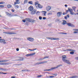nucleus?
Here are the masks:
<instances>
[{
    "instance_id": "1",
    "label": "nucleus",
    "mask_w": 78,
    "mask_h": 78,
    "mask_svg": "<svg viewBox=\"0 0 78 78\" xmlns=\"http://www.w3.org/2000/svg\"><path fill=\"white\" fill-rule=\"evenodd\" d=\"M62 61L64 62H66L68 64H71V63L69 61V60H67V57L66 55H63L62 56Z\"/></svg>"
},
{
    "instance_id": "2",
    "label": "nucleus",
    "mask_w": 78,
    "mask_h": 78,
    "mask_svg": "<svg viewBox=\"0 0 78 78\" xmlns=\"http://www.w3.org/2000/svg\"><path fill=\"white\" fill-rule=\"evenodd\" d=\"M25 20L27 22H31L32 23H34L36 21L34 20H33L30 18H26Z\"/></svg>"
},
{
    "instance_id": "3",
    "label": "nucleus",
    "mask_w": 78,
    "mask_h": 78,
    "mask_svg": "<svg viewBox=\"0 0 78 78\" xmlns=\"http://www.w3.org/2000/svg\"><path fill=\"white\" fill-rule=\"evenodd\" d=\"M61 66H62V64L58 65L55 67H52L51 68L52 70H54V69H58V68H59V67H61Z\"/></svg>"
},
{
    "instance_id": "4",
    "label": "nucleus",
    "mask_w": 78,
    "mask_h": 78,
    "mask_svg": "<svg viewBox=\"0 0 78 78\" xmlns=\"http://www.w3.org/2000/svg\"><path fill=\"white\" fill-rule=\"evenodd\" d=\"M47 38L51 40H59V38L54 37H47Z\"/></svg>"
},
{
    "instance_id": "5",
    "label": "nucleus",
    "mask_w": 78,
    "mask_h": 78,
    "mask_svg": "<svg viewBox=\"0 0 78 78\" xmlns=\"http://www.w3.org/2000/svg\"><path fill=\"white\" fill-rule=\"evenodd\" d=\"M27 39L28 41H29L30 42H33V41H34V38H33L27 37Z\"/></svg>"
},
{
    "instance_id": "6",
    "label": "nucleus",
    "mask_w": 78,
    "mask_h": 78,
    "mask_svg": "<svg viewBox=\"0 0 78 78\" xmlns=\"http://www.w3.org/2000/svg\"><path fill=\"white\" fill-rule=\"evenodd\" d=\"M36 53H34L32 54H28L26 55V56H27V57H28V56H33V55H34Z\"/></svg>"
},
{
    "instance_id": "7",
    "label": "nucleus",
    "mask_w": 78,
    "mask_h": 78,
    "mask_svg": "<svg viewBox=\"0 0 78 78\" xmlns=\"http://www.w3.org/2000/svg\"><path fill=\"white\" fill-rule=\"evenodd\" d=\"M36 7L37 8V9H38V8H39L40 9H42V6L40 4H38L37 5V6H36Z\"/></svg>"
},
{
    "instance_id": "8",
    "label": "nucleus",
    "mask_w": 78,
    "mask_h": 78,
    "mask_svg": "<svg viewBox=\"0 0 78 78\" xmlns=\"http://www.w3.org/2000/svg\"><path fill=\"white\" fill-rule=\"evenodd\" d=\"M0 39H2V37H0ZM0 42H3L4 44H5L6 43L5 42V40L2 39H0Z\"/></svg>"
},
{
    "instance_id": "9",
    "label": "nucleus",
    "mask_w": 78,
    "mask_h": 78,
    "mask_svg": "<svg viewBox=\"0 0 78 78\" xmlns=\"http://www.w3.org/2000/svg\"><path fill=\"white\" fill-rule=\"evenodd\" d=\"M34 9L33 8V7L32 6H31L29 8V10L30 11H33Z\"/></svg>"
},
{
    "instance_id": "10",
    "label": "nucleus",
    "mask_w": 78,
    "mask_h": 78,
    "mask_svg": "<svg viewBox=\"0 0 78 78\" xmlns=\"http://www.w3.org/2000/svg\"><path fill=\"white\" fill-rule=\"evenodd\" d=\"M67 25H68V26H69V27H75V26L70 23H67Z\"/></svg>"
},
{
    "instance_id": "11",
    "label": "nucleus",
    "mask_w": 78,
    "mask_h": 78,
    "mask_svg": "<svg viewBox=\"0 0 78 78\" xmlns=\"http://www.w3.org/2000/svg\"><path fill=\"white\" fill-rule=\"evenodd\" d=\"M62 14V12H58L57 13V17H61V14Z\"/></svg>"
},
{
    "instance_id": "12",
    "label": "nucleus",
    "mask_w": 78,
    "mask_h": 78,
    "mask_svg": "<svg viewBox=\"0 0 78 78\" xmlns=\"http://www.w3.org/2000/svg\"><path fill=\"white\" fill-rule=\"evenodd\" d=\"M4 33H6L8 34H15L16 33L14 32H4Z\"/></svg>"
},
{
    "instance_id": "13",
    "label": "nucleus",
    "mask_w": 78,
    "mask_h": 78,
    "mask_svg": "<svg viewBox=\"0 0 78 78\" xmlns=\"http://www.w3.org/2000/svg\"><path fill=\"white\" fill-rule=\"evenodd\" d=\"M51 6H48L46 7V10L48 11H50L51 9Z\"/></svg>"
},
{
    "instance_id": "14",
    "label": "nucleus",
    "mask_w": 78,
    "mask_h": 78,
    "mask_svg": "<svg viewBox=\"0 0 78 78\" xmlns=\"http://www.w3.org/2000/svg\"><path fill=\"white\" fill-rule=\"evenodd\" d=\"M31 14H35L36 13V10L34 9L33 11L31 12Z\"/></svg>"
},
{
    "instance_id": "15",
    "label": "nucleus",
    "mask_w": 78,
    "mask_h": 78,
    "mask_svg": "<svg viewBox=\"0 0 78 78\" xmlns=\"http://www.w3.org/2000/svg\"><path fill=\"white\" fill-rule=\"evenodd\" d=\"M19 1V0H16V2H14V5H16V4H19L20 3V2Z\"/></svg>"
},
{
    "instance_id": "16",
    "label": "nucleus",
    "mask_w": 78,
    "mask_h": 78,
    "mask_svg": "<svg viewBox=\"0 0 78 78\" xmlns=\"http://www.w3.org/2000/svg\"><path fill=\"white\" fill-rule=\"evenodd\" d=\"M0 70H4L5 71L8 70L6 69H3L2 68H0Z\"/></svg>"
},
{
    "instance_id": "17",
    "label": "nucleus",
    "mask_w": 78,
    "mask_h": 78,
    "mask_svg": "<svg viewBox=\"0 0 78 78\" xmlns=\"http://www.w3.org/2000/svg\"><path fill=\"white\" fill-rule=\"evenodd\" d=\"M62 25H66V21L65 20H63V23H62Z\"/></svg>"
},
{
    "instance_id": "18",
    "label": "nucleus",
    "mask_w": 78,
    "mask_h": 78,
    "mask_svg": "<svg viewBox=\"0 0 78 78\" xmlns=\"http://www.w3.org/2000/svg\"><path fill=\"white\" fill-rule=\"evenodd\" d=\"M5 13L6 15H8V16H9V17H11V16H12V15H11V14H9L8 12H6Z\"/></svg>"
},
{
    "instance_id": "19",
    "label": "nucleus",
    "mask_w": 78,
    "mask_h": 78,
    "mask_svg": "<svg viewBox=\"0 0 78 78\" xmlns=\"http://www.w3.org/2000/svg\"><path fill=\"white\" fill-rule=\"evenodd\" d=\"M9 64V63H2V65H8Z\"/></svg>"
},
{
    "instance_id": "20",
    "label": "nucleus",
    "mask_w": 78,
    "mask_h": 78,
    "mask_svg": "<svg viewBox=\"0 0 78 78\" xmlns=\"http://www.w3.org/2000/svg\"><path fill=\"white\" fill-rule=\"evenodd\" d=\"M7 7L8 8H11L12 7V5H7Z\"/></svg>"
},
{
    "instance_id": "21",
    "label": "nucleus",
    "mask_w": 78,
    "mask_h": 78,
    "mask_svg": "<svg viewBox=\"0 0 78 78\" xmlns=\"http://www.w3.org/2000/svg\"><path fill=\"white\" fill-rule=\"evenodd\" d=\"M5 29H6V30H14V29H12V28H8L7 27H5Z\"/></svg>"
},
{
    "instance_id": "22",
    "label": "nucleus",
    "mask_w": 78,
    "mask_h": 78,
    "mask_svg": "<svg viewBox=\"0 0 78 78\" xmlns=\"http://www.w3.org/2000/svg\"><path fill=\"white\" fill-rule=\"evenodd\" d=\"M23 58L21 57L20 58V59L18 60V61H23Z\"/></svg>"
},
{
    "instance_id": "23",
    "label": "nucleus",
    "mask_w": 78,
    "mask_h": 78,
    "mask_svg": "<svg viewBox=\"0 0 78 78\" xmlns=\"http://www.w3.org/2000/svg\"><path fill=\"white\" fill-rule=\"evenodd\" d=\"M35 5L36 6L37 5H39V2H35Z\"/></svg>"
},
{
    "instance_id": "24",
    "label": "nucleus",
    "mask_w": 78,
    "mask_h": 78,
    "mask_svg": "<svg viewBox=\"0 0 78 78\" xmlns=\"http://www.w3.org/2000/svg\"><path fill=\"white\" fill-rule=\"evenodd\" d=\"M36 14L37 16H39L40 15V12L39 11H37L36 13Z\"/></svg>"
},
{
    "instance_id": "25",
    "label": "nucleus",
    "mask_w": 78,
    "mask_h": 78,
    "mask_svg": "<svg viewBox=\"0 0 78 78\" xmlns=\"http://www.w3.org/2000/svg\"><path fill=\"white\" fill-rule=\"evenodd\" d=\"M68 10L69 11L71 12H73V10L71 9H68Z\"/></svg>"
},
{
    "instance_id": "26",
    "label": "nucleus",
    "mask_w": 78,
    "mask_h": 78,
    "mask_svg": "<svg viewBox=\"0 0 78 78\" xmlns=\"http://www.w3.org/2000/svg\"><path fill=\"white\" fill-rule=\"evenodd\" d=\"M77 78V76H72V77H70L69 78Z\"/></svg>"
},
{
    "instance_id": "27",
    "label": "nucleus",
    "mask_w": 78,
    "mask_h": 78,
    "mask_svg": "<svg viewBox=\"0 0 78 78\" xmlns=\"http://www.w3.org/2000/svg\"><path fill=\"white\" fill-rule=\"evenodd\" d=\"M28 3L31 5H33V1H29L28 2Z\"/></svg>"
},
{
    "instance_id": "28",
    "label": "nucleus",
    "mask_w": 78,
    "mask_h": 78,
    "mask_svg": "<svg viewBox=\"0 0 78 78\" xmlns=\"http://www.w3.org/2000/svg\"><path fill=\"white\" fill-rule=\"evenodd\" d=\"M72 8L73 9V10H74V11L75 12V8H76L75 6H73L72 7Z\"/></svg>"
},
{
    "instance_id": "29",
    "label": "nucleus",
    "mask_w": 78,
    "mask_h": 78,
    "mask_svg": "<svg viewBox=\"0 0 78 78\" xmlns=\"http://www.w3.org/2000/svg\"><path fill=\"white\" fill-rule=\"evenodd\" d=\"M27 2H28V0H25L24 2V4H25V3H27Z\"/></svg>"
},
{
    "instance_id": "30",
    "label": "nucleus",
    "mask_w": 78,
    "mask_h": 78,
    "mask_svg": "<svg viewBox=\"0 0 78 78\" xmlns=\"http://www.w3.org/2000/svg\"><path fill=\"white\" fill-rule=\"evenodd\" d=\"M5 2H0V5H1L2 4H5Z\"/></svg>"
},
{
    "instance_id": "31",
    "label": "nucleus",
    "mask_w": 78,
    "mask_h": 78,
    "mask_svg": "<svg viewBox=\"0 0 78 78\" xmlns=\"http://www.w3.org/2000/svg\"><path fill=\"white\" fill-rule=\"evenodd\" d=\"M43 59H44V58H40L38 59V61H42Z\"/></svg>"
},
{
    "instance_id": "32",
    "label": "nucleus",
    "mask_w": 78,
    "mask_h": 78,
    "mask_svg": "<svg viewBox=\"0 0 78 78\" xmlns=\"http://www.w3.org/2000/svg\"><path fill=\"white\" fill-rule=\"evenodd\" d=\"M60 34H67L66 33L61 32Z\"/></svg>"
},
{
    "instance_id": "33",
    "label": "nucleus",
    "mask_w": 78,
    "mask_h": 78,
    "mask_svg": "<svg viewBox=\"0 0 78 78\" xmlns=\"http://www.w3.org/2000/svg\"><path fill=\"white\" fill-rule=\"evenodd\" d=\"M3 62H7L8 61V60H2Z\"/></svg>"
},
{
    "instance_id": "34",
    "label": "nucleus",
    "mask_w": 78,
    "mask_h": 78,
    "mask_svg": "<svg viewBox=\"0 0 78 78\" xmlns=\"http://www.w3.org/2000/svg\"><path fill=\"white\" fill-rule=\"evenodd\" d=\"M70 53L71 55H73V54H74V52L71 51L70 52Z\"/></svg>"
},
{
    "instance_id": "35",
    "label": "nucleus",
    "mask_w": 78,
    "mask_h": 78,
    "mask_svg": "<svg viewBox=\"0 0 78 78\" xmlns=\"http://www.w3.org/2000/svg\"><path fill=\"white\" fill-rule=\"evenodd\" d=\"M49 58V56H46L44 57V59H46V58Z\"/></svg>"
},
{
    "instance_id": "36",
    "label": "nucleus",
    "mask_w": 78,
    "mask_h": 78,
    "mask_svg": "<svg viewBox=\"0 0 78 78\" xmlns=\"http://www.w3.org/2000/svg\"><path fill=\"white\" fill-rule=\"evenodd\" d=\"M70 14L71 15H73L74 14V12H70Z\"/></svg>"
},
{
    "instance_id": "37",
    "label": "nucleus",
    "mask_w": 78,
    "mask_h": 78,
    "mask_svg": "<svg viewBox=\"0 0 78 78\" xmlns=\"http://www.w3.org/2000/svg\"><path fill=\"white\" fill-rule=\"evenodd\" d=\"M46 62H47V61L42 62V64H44L45 63H46Z\"/></svg>"
},
{
    "instance_id": "38",
    "label": "nucleus",
    "mask_w": 78,
    "mask_h": 78,
    "mask_svg": "<svg viewBox=\"0 0 78 78\" xmlns=\"http://www.w3.org/2000/svg\"><path fill=\"white\" fill-rule=\"evenodd\" d=\"M41 76H42V75H38L37 76V78H39V77H41Z\"/></svg>"
},
{
    "instance_id": "39",
    "label": "nucleus",
    "mask_w": 78,
    "mask_h": 78,
    "mask_svg": "<svg viewBox=\"0 0 78 78\" xmlns=\"http://www.w3.org/2000/svg\"><path fill=\"white\" fill-rule=\"evenodd\" d=\"M4 5H0V8H4Z\"/></svg>"
},
{
    "instance_id": "40",
    "label": "nucleus",
    "mask_w": 78,
    "mask_h": 78,
    "mask_svg": "<svg viewBox=\"0 0 78 78\" xmlns=\"http://www.w3.org/2000/svg\"><path fill=\"white\" fill-rule=\"evenodd\" d=\"M68 51H73V50L72 49H69L68 50Z\"/></svg>"
},
{
    "instance_id": "41",
    "label": "nucleus",
    "mask_w": 78,
    "mask_h": 78,
    "mask_svg": "<svg viewBox=\"0 0 78 78\" xmlns=\"http://www.w3.org/2000/svg\"><path fill=\"white\" fill-rule=\"evenodd\" d=\"M42 18L41 16L39 17V19L40 20H42Z\"/></svg>"
},
{
    "instance_id": "42",
    "label": "nucleus",
    "mask_w": 78,
    "mask_h": 78,
    "mask_svg": "<svg viewBox=\"0 0 78 78\" xmlns=\"http://www.w3.org/2000/svg\"><path fill=\"white\" fill-rule=\"evenodd\" d=\"M75 59H76V60H78V57H76L75 58Z\"/></svg>"
},
{
    "instance_id": "43",
    "label": "nucleus",
    "mask_w": 78,
    "mask_h": 78,
    "mask_svg": "<svg viewBox=\"0 0 78 78\" xmlns=\"http://www.w3.org/2000/svg\"><path fill=\"white\" fill-rule=\"evenodd\" d=\"M23 22H24V23H25L26 22V20H23Z\"/></svg>"
},
{
    "instance_id": "44",
    "label": "nucleus",
    "mask_w": 78,
    "mask_h": 78,
    "mask_svg": "<svg viewBox=\"0 0 78 78\" xmlns=\"http://www.w3.org/2000/svg\"><path fill=\"white\" fill-rule=\"evenodd\" d=\"M22 72H26L27 71V69H24L22 70Z\"/></svg>"
},
{
    "instance_id": "45",
    "label": "nucleus",
    "mask_w": 78,
    "mask_h": 78,
    "mask_svg": "<svg viewBox=\"0 0 78 78\" xmlns=\"http://www.w3.org/2000/svg\"><path fill=\"white\" fill-rule=\"evenodd\" d=\"M51 70H52L51 68L50 69H48V71H51Z\"/></svg>"
},
{
    "instance_id": "46",
    "label": "nucleus",
    "mask_w": 78,
    "mask_h": 78,
    "mask_svg": "<svg viewBox=\"0 0 78 78\" xmlns=\"http://www.w3.org/2000/svg\"><path fill=\"white\" fill-rule=\"evenodd\" d=\"M55 76H50L49 78H54Z\"/></svg>"
},
{
    "instance_id": "47",
    "label": "nucleus",
    "mask_w": 78,
    "mask_h": 78,
    "mask_svg": "<svg viewBox=\"0 0 78 78\" xmlns=\"http://www.w3.org/2000/svg\"><path fill=\"white\" fill-rule=\"evenodd\" d=\"M39 64H42V62H38Z\"/></svg>"
},
{
    "instance_id": "48",
    "label": "nucleus",
    "mask_w": 78,
    "mask_h": 78,
    "mask_svg": "<svg viewBox=\"0 0 78 78\" xmlns=\"http://www.w3.org/2000/svg\"><path fill=\"white\" fill-rule=\"evenodd\" d=\"M41 12H45V13H47V12L46 11H42Z\"/></svg>"
},
{
    "instance_id": "49",
    "label": "nucleus",
    "mask_w": 78,
    "mask_h": 78,
    "mask_svg": "<svg viewBox=\"0 0 78 78\" xmlns=\"http://www.w3.org/2000/svg\"><path fill=\"white\" fill-rule=\"evenodd\" d=\"M35 65H39V62H38V63H37L35 64Z\"/></svg>"
},
{
    "instance_id": "50",
    "label": "nucleus",
    "mask_w": 78,
    "mask_h": 78,
    "mask_svg": "<svg viewBox=\"0 0 78 78\" xmlns=\"http://www.w3.org/2000/svg\"><path fill=\"white\" fill-rule=\"evenodd\" d=\"M15 7H16V8H19V6L18 5H15Z\"/></svg>"
},
{
    "instance_id": "51",
    "label": "nucleus",
    "mask_w": 78,
    "mask_h": 78,
    "mask_svg": "<svg viewBox=\"0 0 78 78\" xmlns=\"http://www.w3.org/2000/svg\"><path fill=\"white\" fill-rule=\"evenodd\" d=\"M11 78H16L15 76H11Z\"/></svg>"
},
{
    "instance_id": "52",
    "label": "nucleus",
    "mask_w": 78,
    "mask_h": 78,
    "mask_svg": "<svg viewBox=\"0 0 78 78\" xmlns=\"http://www.w3.org/2000/svg\"><path fill=\"white\" fill-rule=\"evenodd\" d=\"M16 51H19V49L17 48L16 49Z\"/></svg>"
},
{
    "instance_id": "53",
    "label": "nucleus",
    "mask_w": 78,
    "mask_h": 78,
    "mask_svg": "<svg viewBox=\"0 0 78 78\" xmlns=\"http://www.w3.org/2000/svg\"><path fill=\"white\" fill-rule=\"evenodd\" d=\"M78 31H74L73 32V33H78Z\"/></svg>"
},
{
    "instance_id": "54",
    "label": "nucleus",
    "mask_w": 78,
    "mask_h": 78,
    "mask_svg": "<svg viewBox=\"0 0 78 78\" xmlns=\"http://www.w3.org/2000/svg\"><path fill=\"white\" fill-rule=\"evenodd\" d=\"M43 20H45V19H46V18L45 17H44L43 18Z\"/></svg>"
},
{
    "instance_id": "55",
    "label": "nucleus",
    "mask_w": 78,
    "mask_h": 78,
    "mask_svg": "<svg viewBox=\"0 0 78 78\" xmlns=\"http://www.w3.org/2000/svg\"><path fill=\"white\" fill-rule=\"evenodd\" d=\"M26 71H27V72H30V70L26 69Z\"/></svg>"
},
{
    "instance_id": "56",
    "label": "nucleus",
    "mask_w": 78,
    "mask_h": 78,
    "mask_svg": "<svg viewBox=\"0 0 78 78\" xmlns=\"http://www.w3.org/2000/svg\"><path fill=\"white\" fill-rule=\"evenodd\" d=\"M29 50H30V51H34V50H31V49H28Z\"/></svg>"
},
{
    "instance_id": "57",
    "label": "nucleus",
    "mask_w": 78,
    "mask_h": 78,
    "mask_svg": "<svg viewBox=\"0 0 78 78\" xmlns=\"http://www.w3.org/2000/svg\"><path fill=\"white\" fill-rule=\"evenodd\" d=\"M73 30H74V31H78V29H73Z\"/></svg>"
},
{
    "instance_id": "58",
    "label": "nucleus",
    "mask_w": 78,
    "mask_h": 78,
    "mask_svg": "<svg viewBox=\"0 0 78 78\" xmlns=\"http://www.w3.org/2000/svg\"><path fill=\"white\" fill-rule=\"evenodd\" d=\"M12 12H14V10L13 9H12Z\"/></svg>"
},
{
    "instance_id": "59",
    "label": "nucleus",
    "mask_w": 78,
    "mask_h": 78,
    "mask_svg": "<svg viewBox=\"0 0 78 78\" xmlns=\"http://www.w3.org/2000/svg\"><path fill=\"white\" fill-rule=\"evenodd\" d=\"M65 7H67V4H65Z\"/></svg>"
},
{
    "instance_id": "60",
    "label": "nucleus",
    "mask_w": 78,
    "mask_h": 78,
    "mask_svg": "<svg viewBox=\"0 0 78 78\" xmlns=\"http://www.w3.org/2000/svg\"><path fill=\"white\" fill-rule=\"evenodd\" d=\"M67 17L69 18V15H67Z\"/></svg>"
},
{
    "instance_id": "61",
    "label": "nucleus",
    "mask_w": 78,
    "mask_h": 78,
    "mask_svg": "<svg viewBox=\"0 0 78 78\" xmlns=\"http://www.w3.org/2000/svg\"><path fill=\"white\" fill-rule=\"evenodd\" d=\"M46 14V13H45V12H44V16H46V15H45V14Z\"/></svg>"
},
{
    "instance_id": "62",
    "label": "nucleus",
    "mask_w": 78,
    "mask_h": 78,
    "mask_svg": "<svg viewBox=\"0 0 78 78\" xmlns=\"http://www.w3.org/2000/svg\"><path fill=\"white\" fill-rule=\"evenodd\" d=\"M73 1H76V2H78V0H73Z\"/></svg>"
},
{
    "instance_id": "63",
    "label": "nucleus",
    "mask_w": 78,
    "mask_h": 78,
    "mask_svg": "<svg viewBox=\"0 0 78 78\" xmlns=\"http://www.w3.org/2000/svg\"><path fill=\"white\" fill-rule=\"evenodd\" d=\"M0 62H3V60H0Z\"/></svg>"
},
{
    "instance_id": "64",
    "label": "nucleus",
    "mask_w": 78,
    "mask_h": 78,
    "mask_svg": "<svg viewBox=\"0 0 78 78\" xmlns=\"http://www.w3.org/2000/svg\"><path fill=\"white\" fill-rule=\"evenodd\" d=\"M67 17L66 16H65V19H67Z\"/></svg>"
}]
</instances>
